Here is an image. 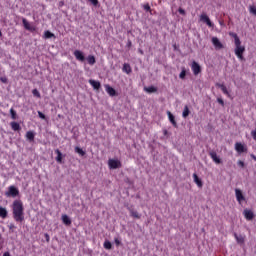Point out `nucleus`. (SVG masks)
I'll return each mask as SVG.
<instances>
[{
  "label": "nucleus",
  "instance_id": "obj_23",
  "mask_svg": "<svg viewBox=\"0 0 256 256\" xmlns=\"http://www.w3.org/2000/svg\"><path fill=\"white\" fill-rule=\"evenodd\" d=\"M62 222L64 225H71V218L67 214L62 215Z\"/></svg>",
  "mask_w": 256,
  "mask_h": 256
},
{
  "label": "nucleus",
  "instance_id": "obj_50",
  "mask_svg": "<svg viewBox=\"0 0 256 256\" xmlns=\"http://www.w3.org/2000/svg\"><path fill=\"white\" fill-rule=\"evenodd\" d=\"M3 256H11V253H9V252H4Z\"/></svg>",
  "mask_w": 256,
  "mask_h": 256
},
{
  "label": "nucleus",
  "instance_id": "obj_53",
  "mask_svg": "<svg viewBox=\"0 0 256 256\" xmlns=\"http://www.w3.org/2000/svg\"><path fill=\"white\" fill-rule=\"evenodd\" d=\"M141 55H143V51H140Z\"/></svg>",
  "mask_w": 256,
  "mask_h": 256
},
{
  "label": "nucleus",
  "instance_id": "obj_46",
  "mask_svg": "<svg viewBox=\"0 0 256 256\" xmlns=\"http://www.w3.org/2000/svg\"><path fill=\"white\" fill-rule=\"evenodd\" d=\"M45 239H46L47 243H49V241H50L49 234H45Z\"/></svg>",
  "mask_w": 256,
  "mask_h": 256
},
{
  "label": "nucleus",
  "instance_id": "obj_39",
  "mask_svg": "<svg viewBox=\"0 0 256 256\" xmlns=\"http://www.w3.org/2000/svg\"><path fill=\"white\" fill-rule=\"evenodd\" d=\"M38 117H40V119H47L45 114H43V112H41V111H38Z\"/></svg>",
  "mask_w": 256,
  "mask_h": 256
},
{
  "label": "nucleus",
  "instance_id": "obj_8",
  "mask_svg": "<svg viewBox=\"0 0 256 256\" xmlns=\"http://www.w3.org/2000/svg\"><path fill=\"white\" fill-rule=\"evenodd\" d=\"M243 215L247 221H253L255 217V214L253 213V211L249 209H245L243 212Z\"/></svg>",
  "mask_w": 256,
  "mask_h": 256
},
{
  "label": "nucleus",
  "instance_id": "obj_19",
  "mask_svg": "<svg viewBox=\"0 0 256 256\" xmlns=\"http://www.w3.org/2000/svg\"><path fill=\"white\" fill-rule=\"evenodd\" d=\"M234 237H235L237 243H239L240 245H243V243H245V236L237 235V233H235Z\"/></svg>",
  "mask_w": 256,
  "mask_h": 256
},
{
  "label": "nucleus",
  "instance_id": "obj_16",
  "mask_svg": "<svg viewBox=\"0 0 256 256\" xmlns=\"http://www.w3.org/2000/svg\"><path fill=\"white\" fill-rule=\"evenodd\" d=\"M193 179H194V183H196L197 187H199L201 189V187H203V181H201V179L199 178V176H197L196 173L193 174Z\"/></svg>",
  "mask_w": 256,
  "mask_h": 256
},
{
  "label": "nucleus",
  "instance_id": "obj_10",
  "mask_svg": "<svg viewBox=\"0 0 256 256\" xmlns=\"http://www.w3.org/2000/svg\"><path fill=\"white\" fill-rule=\"evenodd\" d=\"M74 57L77 59V61H80L81 63H83V61H85V55L80 50L74 51Z\"/></svg>",
  "mask_w": 256,
  "mask_h": 256
},
{
  "label": "nucleus",
  "instance_id": "obj_45",
  "mask_svg": "<svg viewBox=\"0 0 256 256\" xmlns=\"http://www.w3.org/2000/svg\"><path fill=\"white\" fill-rule=\"evenodd\" d=\"M252 138L254 139V141H256V130H253L251 132Z\"/></svg>",
  "mask_w": 256,
  "mask_h": 256
},
{
  "label": "nucleus",
  "instance_id": "obj_28",
  "mask_svg": "<svg viewBox=\"0 0 256 256\" xmlns=\"http://www.w3.org/2000/svg\"><path fill=\"white\" fill-rule=\"evenodd\" d=\"M189 113H191V111H189V106H185L182 113V117L184 119H187V117H189Z\"/></svg>",
  "mask_w": 256,
  "mask_h": 256
},
{
  "label": "nucleus",
  "instance_id": "obj_34",
  "mask_svg": "<svg viewBox=\"0 0 256 256\" xmlns=\"http://www.w3.org/2000/svg\"><path fill=\"white\" fill-rule=\"evenodd\" d=\"M186 75H187V71L185 70V68H182V71H181L179 77L181 79H185Z\"/></svg>",
  "mask_w": 256,
  "mask_h": 256
},
{
  "label": "nucleus",
  "instance_id": "obj_37",
  "mask_svg": "<svg viewBox=\"0 0 256 256\" xmlns=\"http://www.w3.org/2000/svg\"><path fill=\"white\" fill-rule=\"evenodd\" d=\"M249 12H250L252 15H256V6H250V7H249Z\"/></svg>",
  "mask_w": 256,
  "mask_h": 256
},
{
  "label": "nucleus",
  "instance_id": "obj_43",
  "mask_svg": "<svg viewBox=\"0 0 256 256\" xmlns=\"http://www.w3.org/2000/svg\"><path fill=\"white\" fill-rule=\"evenodd\" d=\"M217 102L222 105V107L225 105V102L221 99V98H218L217 99Z\"/></svg>",
  "mask_w": 256,
  "mask_h": 256
},
{
  "label": "nucleus",
  "instance_id": "obj_20",
  "mask_svg": "<svg viewBox=\"0 0 256 256\" xmlns=\"http://www.w3.org/2000/svg\"><path fill=\"white\" fill-rule=\"evenodd\" d=\"M122 71H123L124 73H126L127 75H129V74H131V72H132L133 70L131 69V65L125 63V64L123 65Z\"/></svg>",
  "mask_w": 256,
  "mask_h": 256
},
{
  "label": "nucleus",
  "instance_id": "obj_4",
  "mask_svg": "<svg viewBox=\"0 0 256 256\" xmlns=\"http://www.w3.org/2000/svg\"><path fill=\"white\" fill-rule=\"evenodd\" d=\"M108 167L109 169H121V161L117 159H109Z\"/></svg>",
  "mask_w": 256,
  "mask_h": 256
},
{
  "label": "nucleus",
  "instance_id": "obj_35",
  "mask_svg": "<svg viewBox=\"0 0 256 256\" xmlns=\"http://www.w3.org/2000/svg\"><path fill=\"white\" fill-rule=\"evenodd\" d=\"M111 247H113L112 246V244L108 241V240H106L105 242H104V249H111Z\"/></svg>",
  "mask_w": 256,
  "mask_h": 256
},
{
  "label": "nucleus",
  "instance_id": "obj_14",
  "mask_svg": "<svg viewBox=\"0 0 256 256\" xmlns=\"http://www.w3.org/2000/svg\"><path fill=\"white\" fill-rule=\"evenodd\" d=\"M89 83L93 87V89H96V90L101 89V82L93 80V79H90Z\"/></svg>",
  "mask_w": 256,
  "mask_h": 256
},
{
  "label": "nucleus",
  "instance_id": "obj_13",
  "mask_svg": "<svg viewBox=\"0 0 256 256\" xmlns=\"http://www.w3.org/2000/svg\"><path fill=\"white\" fill-rule=\"evenodd\" d=\"M210 157L217 165L221 164V158L217 156V152H210Z\"/></svg>",
  "mask_w": 256,
  "mask_h": 256
},
{
  "label": "nucleus",
  "instance_id": "obj_17",
  "mask_svg": "<svg viewBox=\"0 0 256 256\" xmlns=\"http://www.w3.org/2000/svg\"><path fill=\"white\" fill-rule=\"evenodd\" d=\"M55 153L57 155V157H56L57 163H63V153H61V150L60 149H56Z\"/></svg>",
  "mask_w": 256,
  "mask_h": 256
},
{
  "label": "nucleus",
  "instance_id": "obj_31",
  "mask_svg": "<svg viewBox=\"0 0 256 256\" xmlns=\"http://www.w3.org/2000/svg\"><path fill=\"white\" fill-rule=\"evenodd\" d=\"M44 37L45 39H51V38H55V34H53L51 31L47 30L44 32Z\"/></svg>",
  "mask_w": 256,
  "mask_h": 256
},
{
  "label": "nucleus",
  "instance_id": "obj_15",
  "mask_svg": "<svg viewBox=\"0 0 256 256\" xmlns=\"http://www.w3.org/2000/svg\"><path fill=\"white\" fill-rule=\"evenodd\" d=\"M217 87H219V89H221L222 93H224V95H227L228 97H231V93L229 92V90H227V86L224 84H217Z\"/></svg>",
  "mask_w": 256,
  "mask_h": 256
},
{
  "label": "nucleus",
  "instance_id": "obj_9",
  "mask_svg": "<svg viewBox=\"0 0 256 256\" xmlns=\"http://www.w3.org/2000/svg\"><path fill=\"white\" fill-rule=\"evenodd\" d=\"M213 46L215 47V49L219 50V49H223V43H221V41L219 40V38L217 37H212L211 39Z\"/></svg>",
  "mask_w": 256,
  "mask_h": 256
},
{
  "label": "nucleus",
  "instance_id": "obj_33",
  "mask_svg": "<svg viewBox=\"0 0 256 256\" xmlns=\"http://www.w3.org/2000/svg\"><path fill=\"white\" fill-rule=\"evenodd\" d=\"M10 115H11V119H17V112L15 111V109L11 108L10 109Z\"/></svg>",
  "mask_w": 256,
  "mask_h": 256
},
{
  "label": "nucleus",
  "instance_id": "obj_21",
  "mask_svg": "<svg viewBox=\"0 0 256 256\" xmlns=\"http://www.w3.org/2000/svg\"><path fill=\"white\" fill-rule=\"evenodd\" d=\"M10 126L13 131H21V125L17 122H11Z\"/></svg>",
  "mask_w": 256,
  "mask_h": 256
},
{
  "label": "nucleus",
  "instance_id": "obj_42",
  "mask_svg": "<svg viewBox=\"0 0 256 256\" xmlns=\"http://www.w3.org/2000/svg\"><path fill=\"white\" fill-rule=\"evenodd\" d=\"M238 166L241 167L243 169V167H245V162L239 160L238 162Z\"/></svg>",
  "mask_w": 256,
  "mask_h": 256
},
{
  "label": "nucleus",
  "instance_id": "obj_12",
  "mask_svg": "<svg viewBox=\"0 0 256 256\" xmlns=\"http://www.w3.org/2000/svg\"><path fill=\"white\" fill-rule=\"evenodd\" d=\"M106 93L110 95V97H115L117 95V91L114 90L113 87L109 86V84L105 85Z\"/></svg>",
  "mask_w": 256,
  "mask_h": 256
},
{
  "label": "nucleus",
  "instance_id": "obj_3",
  "mask_svg": "<svg viewBox=\"0 0 256 256\" xmlns=\"http://www.w3.org/2000/svg\"><path fill=\"white\" fill-rule=\"evenodd\" d=\"M6 197H18L19 189L15 186L8 187V191L5 192Z\"/></svg>",
  "mask_w": 256,
  "mask_h": 256
},
{
  "label": "nucleus",
  "instance_id": "obj_11",
  "mask_svg": "<svg viewBox=\"0 0 256 256\" xmlns=\"http://www.w3.org/2000/svg\"><path fill=\"white\" fill-rule=\"evenodd\" d=\"M192 71L194 75H199V73H201V66L199 65V63L197 62H192Z\"/></svg>",
  "mask_w": 256,
  "mask_h": 256
},
{
  "label": "nucleus",
  "instance_id": "obj_22",
  "mask_svg": "<svg viewBox=\"0 0 256 256\" xmlns=\"http://www.w3.org/2000/svg\"><path fill=\"white\" fill-rule=\"evenodd\" d=\"M130 215L134 217V219H141V214L136 210L130 209Z\"/></svg>",
  "mask_w": 256,
  "mask_h": 256
},
{
  "label": "nucleus",
  "instance_id": "obj_1",
  "mask_svg": "<svg viewBox=\"0 0 256 256\" xmlns=\"http://www.w3.org/2000/svg\"><path fill=\"white\" fill-rule=\"evenodd\" d=\"M12 215L16 223H23L25 221V207L23 201L14 200L12 203Z\"/></svg>",
  "mask_w": 256,
  "mask_h": 256
},
{
  "label": "nucleus",
  "instance_id": "obj_48",
  "mask_svg": "<svg viewBox=\"0 0 256 256\" xmlns=\"http://www.w3.org/2000/svg\"><path fill=\"white\" fill-rule=\"evenodd\" d=\"M0 80L2 81V83H7V78H1Z\"/></svg>",
  "mask_w": 256,
  "mask_h": 256
},
{
  "label": "nucleus",
  "instance_id": "obj_51",
  "mask_svg": "<svg viewBox=\"0 0 256 256\" xmlns=\"http://www.w3.org/2000/svg\"><path fill=\"white\" fill-rule=\"evenodd\" d=\"M128 47H131V41L128 42Z\"/></svg>",
  "mask_w": 256,
  "mask_h": 256
},
{
  "label": "nucleus",
  "instance_id": "obj_26",
  "mask_svg": "<svg viewBox=\"0 0 256 256\" xmlns=\"http://www.w3.org/2000/svg\"><path fill=\"white\" fill-rule=\"evenodd\" d=\"M26 138L28 141H35V133L33 131H28L26 133Z\"/></svg>",
  "mask_w": 256,
  "mask_h": 256
},
{
  "label": "nucleus",
  "instance_id": "obj_41",
  "mask_svg": "<svg viewBox=\"0 0 256 256\" xmlns=\"http://www.w3.org/2000/svg\"><path fill=\"white\" fill-rule=\"evenodd\" d=\"M8 229H9L10 231H13L14 229H16L15 224H13V223L9 224V225H8Z\"/></svg>",
  "mask_w": 256,
  "mask_h": 256
},
{
  "label": "nucleus",
  "instance_id": "obj_29",
  "mask_svg": "<svg viewBox=\"0 0 256 256\" xmlns=\"http://www.w3.org/2000/svg\"><path fill=\"white\" fill-rule=\"evenodd\" d=\"M0 217L1 219H6L7 217V209L3 208L2 206H0Z\"/></svg>",
  "mask_w": 256,
  "mask_h": 256
},
{
  "label": "nucleus",
  "instance_id": "obj_32",
  "mask_svg": "<svg viewBox=\"0 0 256 256\" xmlns=\"http://www.w3.org/2000/svg\"><path fill=\"white\" fill-rule=\"evenodd\" d=\"M75 151H76V153H78V155H81V157H85V151L83 149H81L80 147H76Z\"/></svg>",
  "mask_w": 256,
  "mask_h": 256
},
{
  "label": "nucleus",
  "instance_id": "obj_44",
  "mask_svg": "<svg viewBox=\"0 0 256 256\" xmlns=\"http://www.w3.org/2000/svg\"><path fill=\"white\" fill-rule=\"evenodd\" d=\"M178 13H180V15H185V10L183 8H179Z\"/></svg>",
  "mask_w": 256,
  "mask_h": 256
},
{
  "label": "nucleus",
  "instance_id": "obj_47",
  "mask_svg": "<svg viewBox=\"0 0 256 256\" xmlns=\"http://www.w3.org/2000/svg\"><path fill=\"white\" fill-rule=\"evenodd\" d=\"M115 243H116V245H121V241L117 238L115 239Z\"/></svg>",
  "mask_w": 256,
  "mask_h": 256
},
{
  "label": "nucleus",
  "instance_id": "obj_49",
  "mask_svg": "<svg viewBox=\"0 0 256 256\" xmlns=\"http://www.w3.org/2000/svg\"><path fill=\"white\" fill-rule=\"evenodd\" d=\"M250 157H251L254 161H256V156H255V154H251Z\"/></svg>",
  "mask_w": 256,
  "mask_h": 256
},
{
  "label": "nucleus",
  "instance_id": "obj_36",
  "mask_svg": "<svg viewBox=\"0 0 256 256\" xmlns=\"http://www.w3.org/2000/svg\"><path fill=\"white\" fill-rule=\"evenodd\" d=\"M32 94L34 95V97H38V99L41 98V93H39V90L37 89H34L32 91Z\"/></svg>",
  "mask_w": 256,
  "mask_h": 256
},
{
  "label": "nucleus",
  "instance_id": "obj_40",
  "mask_svg": "<svg viewBox=\"0 0 256 256\" xmlns=\"http://www.w3.org/2000/svg\"><path fill=\"white\" fill-rule=\"evenodd\" d=\"M143 9H144L145 11H151V6H149V4H145V5L143 6Z\"/></svg>",
  "mask_w": 256,
  "mask_h": 256
},
{
  "label": "nucleus",
  "instance_id": "obj_30",
  "mask_svg": "<svg viewBox=\"0 0 256 256\" xmlns=\"http://www.w3.org/2000/svg\"><path fill=\"white\" fill-rule=\"evenodd\" d=\"M229 35H230V37H233L234 43H239V41H241V39H239V36L237 35V33L230 32Z\"/></svg>",
  "mask_w": 256,
  "mask_h": 256
},
{
  "label": "nucleus",
  "instance_id": "obj_7",
  "mask_svg": "<svg viewBox=\"0 0 256 256\" xmlns=\"http://www.w3.org/2000/svg\"><path fill=\"white\" fill-rule=\"evenodd\" d=\"M200 21H202V23H206L208 27H214L213 22H211V19H209V16L205 13L200 15Z\"/></svg>",
  "mask_w": 256,
  "mask_h": 256
},
{
  "label": "nucleus",
  "instance_id": "obj_27",
  "mask_svg": "<svg viewBox=\"0 0 256 256\" xmlns=\"http://www.w3.org/2000/svg\"><path fill=\"white\" fill-rule=\"evenodd\" d=\"M144 91L146 93H157V88L155 86L145 87Z\"/></svg>",
  "mask_w": 256,
  "mask_h": 256
},
{
  "label": "nucleus",
  "instance_id": "obj_18",
  "mask_svg": "<svg viewBox=\"0 0 256 256\" xmlns=\"http://www.w3.org/2000/svg\"><path fill=\"white\" fill-rule=\"evenodd\" d=\"M167 115H168V119H169L170 123H172L173 127H177V122L175 121V116L170 111L167 112Z\"/></svg>",
  "mask_w": 256,
  "mask_h": 256
},
{
  "label": "nucleus",
  "instance_id": "obj_25",
  "mask_svg": "<svg viewBox=\"0 0 256 256\" xmlns=\"http://www.w3.org/2000/svg\"><path fill=\"white\" fill-rule=\"evenodd\" d=\"M86 61H87L88 65H94V64L96 63L95 56L89 55V56L86 58Z\"/></svg>",
  "mask_w": 256,
  "mask_h": 256
},
{
  "label": "nucleus",
  "instance_id": "obj_38",
  "mask_svg": "<svg viewBox=\"0 0 256 256\" xmlns=\"http://www.w3.org/2000/svg\"><path fill=\"white\" fill-rule=\"evenodd\" d=\"M90 3L94 5V7H97L99 5V0H88Z\"/></svg>",
  "mask_w": 256,
  "mask_h": 256
},
{
  "label": "nucleus",
  "instance_id": "obj_2",
  "mask_svg": "<svg viewBox=\"0 0 256 256\" xmlns=\"http://www.w3.org/2000/svg\"><path fill=\"white\" fill-rule=\"evenodd\" d=\"M235 44V55L236 57H238V59H240V61H243V54L245 53V46L241 45V40H239L238 42H234Z\"/></svg>",
  "mask_w": 256,
  "mask_h": 256
},
{
  "label": "nucleus",
  "instance_id": "obj_6",
  "mask_svg": "<svg viewBox=\"0 0 256 256\" xmlns=\"http://www.w3.org/2000/svg\"><path fill=\"white\" fill-rule=\"evenodd\" d=\"M235 151H237V153H247V146L241 142H236Z\"/></svg>",
  "mask_w": 256,
  "mask_h": 256
},
{
  "label": "nucleus",
  "instance_id": "obj_24",
  "mask_svg": "<svg viewBox=\"0 0 256 256\" xmlns=\"http://www.w3.org/2000/svg\"><path fill=\"white\" fill-rule=\"evenodd\" d=\"M22 23H23L25 29H27V31H33V28L31 27V24H29L27 19L23 18Z\"/></svg>",
  "mask_w": 256,
  "mask_h": 256
},
{
  "label": "nucleus",
  "instance_id": "obj_5",
  "mask_svg": "<svg viewBox=\"0 0 256 256\" xmlns=\"http://www.w3.org/2000/svg\"><path fill=\"white\" fill-rule=\"evenodd\" d=\"M235 196H236V201H238L239 205L245 201V195H243V191L241 189L236 188L235 189Z\"/></svg>",
  "mask_w": 256,
  "mask_h": 256
},
{
  "label": "nucleus",
  "instance_id": "obj_52",
  "mask_svg": "<svg viewBox=\"0 0 256 256\" xmlns=\"http://www.w3.org/2000/svg\"><path fill=\"white\" fill-rule=\"evenodd\" d=\"M220 25H223V22L220 21Z\"/></svg>",
  "mask_w": 256,
  "mask_h": 256
}]
</instances>
